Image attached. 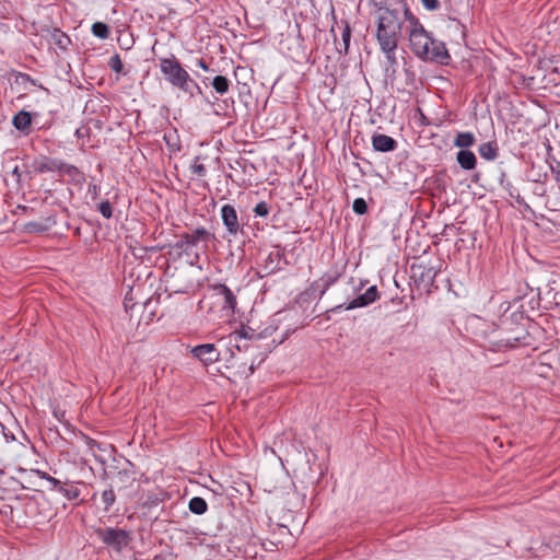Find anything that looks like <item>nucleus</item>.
<instances>
[{
	"label": "nucleus",
	"instance_id": "bb28decb",
	"mask_svg": "<svg viewBox=\"0 0 560 560\" xmlns=\"http://www.w3.org/2000/svg\"><path fill=\"white\" fill-rule=\"evenodd\" d=\"M352 209L357 214H364L368 212V205L363 198L354 199L352 203Z\"/></svg>",
	"mask_w": 560,
	"mask_h": 560
},
{
	"label": "nucleus",
	"instance_id": "72a5a7b5",
	"mask_svg": "<svg viewBox=\"0 0 560 560\" xmlns=\"http://www.w3.org/2000/svg\"><path fill=\"white\" fill-rule=\"evenodd\" d=\"M61 171L65 173V174H68V175H75L79 173L78 168L73 165H63L61 167Z\"/></svg>",
	"mask_w": 560,
	"mask_h": 560
},
{
	"label": "nucleus",
	"instance_id": "a878e982",
	"mask_svg": "<svg viewBox=\"0 0 560 560\" xmlns=\"http://www.w3.org/2000/svg\"><path fill=\"white\" fill-rule=\"evenodd\" d=\"M60 492L68 499V500H73V499H77L80 494V491L77 487L74 486H69V487H60Z\"/></svg>",
	"mask_w": 560,
	"mask_h": 560
},
{
	"label": "nucleus",
	"instance_id": "7c9ffc66",
	"mask_svg": "<svg viewBox=\"0 0 560 560\" xmlns=\"http://www.w3.org/2000/svg\"><path fill=\"white\" fill-rule=\"evenodd\" d=\"M421 3L429 11H434L440 8L439 0H421Z\"/></svg>",
	"mask_w": 560,
	"mask_h": 560
},
{
	"label": "nucleus",
	"instance_id": "cd10ccee",
	"mask_svg": "<svg viewBox=\"0 0 560 560\" xmlns=\"http://www.w3.org/2000/svg\"><path fill=\"white\" fill-rule=\"evenodd\" d=\"M98 211L105 219H110L113 215L112 205L108 200L98 203Z\"/></svg>",
	"mask_w": 560,
	"mask_h": 560
},
{
	"label": "nucleus",
	"instance_id": "9b49d317",
	"mask_svg": "<svg viewBox=\"0 0 560 560\" xmlns=\"http://www.w3.org/2000/svg\"><path fill=\"white\" fill-rule=\"evenodd\" d=\"M214 291L217 296L222 301L223 308L233 313L236 306V298L233 292L224 284L215 287Z\"/></svg>",
	"mask_w": 560,
	"mask_h": 560
},
{
	"label": "nucleus",
	"instance_id": "393cba45",
	"mask_svg": "<svg viewBox=\"0 0 560 560\" xmlns=\"http://www.w3.org/2000/svg\"><path fill=\"white\" fill-rule=\"evenodd\" d=\"M270 206L266 201L258 202L254 208V213L256 217L266 218L269 214Z\"/></svg>",
	"mask_w": 560,
	"mask_h": 560
},
{
	"label": "nucleus",
	"instance_id": "6ab92c4d",
	"mask_svg": "<svg viewBox=\"0 0 560 560\" xmlns=\"http://www.w3.org/2000/svg\"><path fill=\"white\" fill-rule=\"evenodd\" d=\"M211 85L215 90L217 93L223 95L229 91L230 81L224 75H217L213 78Z\"/></svg>",
	"mask_w": 560,
	"mask_h": 560
},
{
	"label": "nucleus",
	"instance_id": "b1692460",
	"mask_svg": "<svg viewBox=\"0 0 560 560\" xmlns=\"http://www.w3.org/2000/svg\"><path fill=\"white\" fill-rule=\"evenodd\" d=\"M116 495L113 489H106L102 492V502L105 504V510H108L115 502Z\"/></svg>",
	"mask_w": 560,
	"mask_h": 560
},
{
	"label": "nucleus",
	"instance_id": "473e14b6",
	"mask_svg": "<svg viewBox=\"0 0 560 560\" xmlns=\"http://www.w3.org/2000/svg\"><path fill=\"white\" fill-rule=\"evenodd\" d=\"M48 482L52 486L54 489L58 490L60 492V487H62L61 481L51 477V476H45Z\"/></svg>",
	"mask_w": 560,
	"mask_h": 560
},
{
	"label": "nucleus",
	"instance_id": "6e6552de",
	"mask_svg": "<svg viewBox=\"0 0 560 560\" xmlns=\"http://www.w3.org/2000/svg\"><path fill=\"white\" fill-rule=\"evenodd\" d=\"M256 337V332L250 327L243 326L240 330H235L229 335L228 340L231 348H236L238 351L246 349L247 345L242 343L243 340H250Z\"/></svg>",
	"mask_w": 560,
	"mask_h": 560
},
{
	"label": "nucleus",
	"instance_id": "ddd939ff",
	"mask_svg": "<svg viewBox=\"0 0 560 560\" xmlns=\"http://www.w3.org/2000/svg\"><path fill=\"white\" fill-rule=\"evenodd\" d=\"M48 43L50 46L57 47L60 50L66 51L71 40L67 34H65L58 28H54L49 33Z\"/></svg>",
	"mask_w": 560,
	"mask_h": 560
},
{
	"label": "nucleus",
	"instance_id": "4be33fe9",
	"mask_svg": "<svg viewBox=\"0 0 560 560\" xmlns=\"http://www.w3.org/2000/svg\"><path fill=\"white\" fill-rule=\"evenodd\" d=\"M404 15L406 20L409 22L411 30H419L423 27V25L419 22V20L411 13V11L407 8L405 3H402Z\"/></svg>",
	"mask_w": 560,
	"mask_h": 560
},
{
	"label": "nucleus",
	"instance_id": "f704fd0d",
	"mask_svg": "<svg viewBox=\"0 0 560 560\" xmlns=\"http://www.w3.org/2000/svg\"><path fill=\"white\" fill-rule=\"evenodd\" d=\"M198 66H199L201 69L206 70V71L209 69L208 65L206 63V61H205L203 59H199V60H198Z\"/></svg>",
	"mask_w": 560,
	"mask_h": 560
},
{
	"label": "nucleus",
	"instance_id": "7ed1b4c3",
	"mask_svg": "<svg viewBox=\"0 0 560 560\" xmlns=\"http://www.w3.org/2000/svg\"><path fill=\"white\" fill-rule=\"evenodd\" d=\"M160 69L165 79L173 86L179 89L189 96H194L195 93H202L200 86L190 78L188 72L180 66L176 58L172 57L161 59Z\"/></svg>",
	"mask_w": 560,
	"mask_h": 560
},
{
	"label": "nucleus",
	"instance_id": "a211bd4d",
	"mask_svg": "<svg viewBox=\"0 0 560 560\" xmlns=\"http://www.w3.org/2000/svg\"><path fill=\"white\" fill-rule=\"evenodd\" d=\"M188 506L190 512L197 515H202L208 509L207 502L200 497L191 498Z\"/></svg>",
	"mask_w": 560,
	"mask_h": 560
},
{
	"label": "nucleus",
	"instance_id": "f03ea898",
	"mask_svg": "<svg viewBox=\"0 0 560 560\" xmlns=\"http://www.w3.org/2000/svg\"><path fill=\"white\" fill-rule=\"evenodd\" d=\"M402 21L398 10L380 9L377 11L376 39L386 50L397 47L401 36Z\"/></svg>",
	"mask_w": 560,
	"mask_h": 560
},
{
	"label": "nucleus",
	"instance_id": "f257e3e1",
	"mask_svg": "<svg viewBox=\"0 0 560 560\" xmlns=\"http://www.w3.org/2000/svg\"><path fill=\"white\" fill-rule=\"evenodd\" d=\"M409 42L413 54L422 60L447 65L451 59L444 43L433 38L424 27L410 30Z\"/></svg>",
	"mask_w": 560,
	"mask_h": 560
},
{
	"label": "nucleus",
	"instance_id": "5701e85b",
	"mask_svg": "<svg viewBox=\"0 0 560 560\" xmlns=\"http://www.w3.org/2000/svg\"><path fill=\"white\" fill-rule=\"evenodd\" d=\"M404 15L406 20L409 22L411 30H419L423 27V25L419 22V20L411 13V11L407 8L405 3H402Z\"/></svg>",
	"mask_w": 560,
	"mask_h": 560
},
{
	"label": "nucleus",
	"instance_id": "dca6fc26",
	"mask_svg": "<svg viewBox=\"0 0 560 560\" xmlns=\"http://www.w3.org/2000/svg\"><path fill=\"white\" fill-rule=\"evenodd\" d=\"M475 142L476 138L469 131L458 132L454 139V145L462 149L472 147Z\"/></svg>",
	"mask_w": 560,
	"mask_h": 560
},
{
	"label": "nucleus",
	"instance_id": "f8f14e48",
	"mask_svg": "<svg viewBox=\"0 0 560 560\" xmlns=\"http://www.w3.org/2000/svg\"><path fill=\"white\" fill-rule=\"evenodd\" d=\"M213 235L208 232L206 229L203 228H200V229H196L195 231L191 232V234H188L187 235V241L184 243V242H180V243H176V245H194L196 243H209L211 242Z\"/></svg>",
	"mask_w": 560,
	"mask_h": 560
},
{
	"label": "nucleus",
	"instance_id": "c85d7f7f",
	"mask_svg": "<svg viewBox=\"0 0 560 560\" xmlns=\"http://www.w3.org/2000/svg\"><path fill=\"white\" fill-rule=\"evenodd\" d=\"M380 48L385 54L387 62L390 66H395L397 63V59H396V55H395L397 47H393V48H390V50H386V48H384V46H380Z\"/></svg>",
	"mask_w": 560,
	"mask_h": 560
},
{
	"label": "nucleus",
	"instance_id": "39448f33",
	"mask_svg": "<svg viewBox=\"0 0 560 560\" xmlns=\"http://www.w3.org/2000/svg\"><path fill=\"white\" fill-rule=\"evenodd\" d=\"M95 533L105 545L117 551L127 547L129 542L128 533L121 528H97Z\"/></svg>",
	"mask_w": 560,
	"mask_h": 560
},
{
	"label": "nucleus",
	"instance_id": "0eeeda50",
	"mask_svg": "<svg viewBox=\"0 0 560 560\" xmlns=\"http://www.w3.org/2000/svg\"><path fill=\"white\" fill-rule=\"evenodd\" d=\"M221 219L230 235H236L240 231L243 232L240 225L237 212L232 205H224L221 208Z\"/></svg>",
	"mask_w": 560,
	"mask_h": 560
},
{
	"label": "nucleus",
	"instance_id": "2eb2a0df",
	"mask_svg": "<svg viewBox=\"0 0 560 560\" xmlns=\"http://www.w3.org/2000/svg\"><path fill=\"white\" fill-rule=\"evenodd\" d=\"M478 152L485 160L493 161L498 156V145L493 141L485 142L479 145Z\"/></svg>",
	"mask_w": 560,
	"mask_h": 560
},
{
	"label": "nucleus",
	"instance_id": "423d86ee",
	"mask_svg": "<svg viewBox=\"0 0 560 560\" xmlns=\"http://www.w3.org/2000/svg\"><path fill=\"white\" fill-rule=\"evenodd\" d=\"M191 354L205 365L212 364L220 360V352L213 343H203L191 349Z\"/></svg>",
	"mask_w": 560,
	"mask_h": 560
},
{
	"label": "nucleus",
	"instance_id": "412c9836",
	"mask_svg": "<svg viewBox=\"0 0 560 560\" xmlns=\"http://www.w3.org/2000/svg\"><path fill=\"white\" fill-rule=\"evenodd\" d=\"M342 39V49H339L340 54H348L349 46H350V39H351V28L348 23H345V28L341 34Z\"/></svg>",
	"mask_w": 560,
	"mask_h": 560
},
{
	"label": "nucleus",
	"instance_id": "9d476101",
	"mask_svg": "<svg viewBox=\"0 0 560 560\" xmlns=\"http://www.w3.org/2000/svg\"><path fill=\"white\" fill-rule=\"evenodd\" d=\"M377 299V289L375 285L370 287L363 294L353 299L346 307V310H353L364 307L373 303Z\"/></svg>",
	"mask_w": 560,
	"mask_h": 560
},
{
	"label": "nucleus",
	"instance_id": "c756f323",
	"mask_svg": "<svg viewBox=\"0 0 560 560\" xmlns=\"http://www.w3.org/2000/svg\"><path fill=\"white\" fill-rule=\"evenodd\" d=\"M109 67L115 72H121L122 71V62L118 55H115L109 60Z\"/></svg>",
	"mask_w": 560,
	"mask_h": 560
},
{
	"label": "nucleus",
	"instance_id": "1a4fd4ad",
	"mask_svg": "<svg viewBox=\"0 0 560 560\" xmlns=\"http://www.w3.org/2000/svg\"><path fill=\"white\" fill-rule=\"evenodd\" d=\"M372 147L378 152H393L397 148V141L383 133H376L372 137Z\"/></svg>",
	"mask_w": 560,
	"mask_h": 560
},
{
	"label": "nucleus",
	"instance_id": "4468645a",
	"mask_svg": "<svg viewBox=\"0 0 560 560\" xmlns=\"http://www.w3.org/2000/svg\"><path fill=\"white\" fill-rule=\"evenodd\" d=\"M457 163L462 168L466 171L474 170L476 167L477 159L474 152L469 150H460L456 155Z\"/></svg>",
	"mask_w": 560,
	"mask_h": 560
},
{
	"label": "nucleus",
	"instance_id": "2f4dec72",
	"mask_svg": "<svg viewBox=\"0 0 560 560\" xmlns=\"http://www.w3.org/2000/svg\"><path fill=\"white\" fill-rule=\"evenodd\" d=\"M191 171L194 174L198 175V176H205L206 175V166L203 164H197L195 163L192 166H191Z\"/></svg>",
	"mask_w": 560,
	"mask_h": 560
},
{
	"label": "nucleus",
	"instance_id": "f3484780",
	"mask_svg": "<svg viewBox=\"0 0 560 560\" xmlns=\"http://www.w3.org/2000/svg\"><path fill=\"white\" fill-rule=\"evenodd\" d=\"M13 126L20 130V131H25L28 129V127L31 126V122H32V118H31V115L30 113L25 112V110H21L14 117H13Z\"/></svg>",
	"mask_w": 560,
	"mask_h": 560
},
{
	"label": "nucleus",
	"instance_id": "aec40b11",
	"mask_svg": "<svg viewBox=\"0 0 560 560\" xmlns=\"http://www.w3.org/2000/svg\"><path fill=\"white\" fill-rule=\"evenodd\" d=\"M92 33L94 36L105 39L109 35V28H108L107 24H105L103 22H95L92 25Z\"/></svg>",
	"mask_w": 560,
	"mask_h": 560
},
{
	"label": "nucleus",
	"instance_id": "20e7f679",
	"mask_svg": "<svg viewBox=\"0 0 560 560\" xmlns=\"http://www.w3.org/2000/svg\"><path fill=\"white\" fill-rule=\"evenodd\" d=\"M197 270L192 265H189L185 268L177 270L173 273L168 280V290L172 293H183L188 294L192 292L196 288V279L195 275Z\"/></svg>",
	"mask_w": 560,
	"mask_h": 560
}]
</instances>
